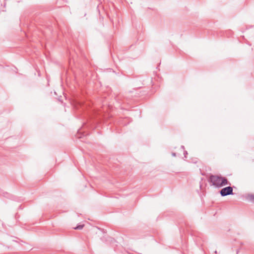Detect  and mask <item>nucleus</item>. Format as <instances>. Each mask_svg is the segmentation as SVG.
Returning <instances> with one entry per match:
<instances>
[{"label": "nucleus", "mask_w": 254, "mask_h": 254, "mask_svg": "<svg viewBox=\"0 0 254 254\" xmlns=\"http://www.w3.org/2000/svg\"><path fill=\"white\" fill-rule=\"evenodd\" d=\"M247 198L249 200H250L253 202H254V194L251 193V194H248L247 196Z\"/></svg>", "instance_id": "7ed1b4c3"}, {"label": "nucleus", "mask_w": 254, "mask_h": 254, "mask_svg": "<svg viewBox=\"0 0 254 254\" xmlns=\"http://www.w3.org/2000/svg\"><path fill=\"white\" fill-rule=\"evenodd\" d=\"M233 192V189L231 187H227L222 189L220 191V194L222 196H226Z\"/></svg>", "instance_id": "f03ea898"}, {"label": "nucleus", "mask_w": 254, "mask_h": 254, "mask_svg": "<svg viewBox=\"0 0 254 254\" xmlns=\"http://www.w3.org/2000/svg\"><path fill=\"white\" fill-rule=\"evenodd\" d=\"M209 181L213 186L217 188H221L229 184L228 180L221 176L211 175Z\"/></svg>", "instance_id": "f257e3e1"}, {"label": "nucleus", "mask_w": 254, "mask_h": 254, "mask_svg": "<svg viewBox=\"0 0 254 254\" xmlns=\"http://www.w3.org/2000/svg\"><path fill=\"white\" fill-rule=\"evenodd\" d=\"M84 227V225H80L75 227H73V229L75 230L79 229L81 230Z\"/></svg>", "instance_id": "20e7f679"}]
</instances>
